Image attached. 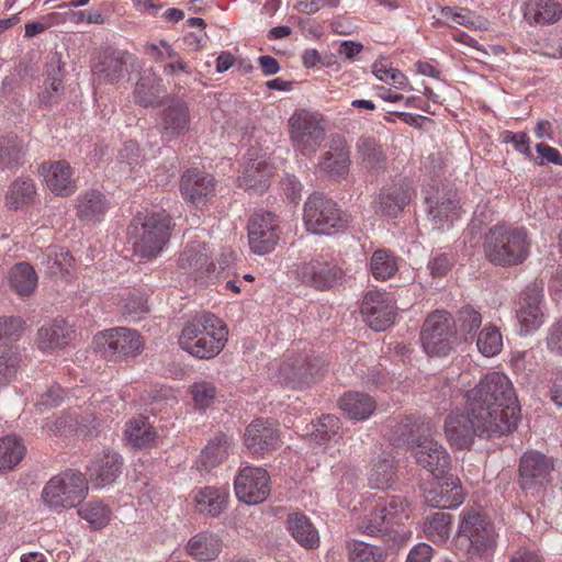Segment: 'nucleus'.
<instances>
[{
  "label": "nucleus",
  "instance_id": "obj_1",
  "mask_svg": "<svg viewBox=\"0 0 562 562\" xmlns=\"http://www.w3.org/2000/svg\"><path fill=\"white\" fill-rule=\"evenodd\" d=\"M468 408L482 415L492 424L508 426V434L516 429L520 406L510 380L503 373L491 372L467 392Z\"/></svg>",
  "mask_w": 562,
  "mask_h": 562
},
{
  "label": "nucleus",
  "instance_id": "obj_2",
  "mask_svg": "<svg viewBox=\"0 0 562 562\" xmlns=\"http://www.w3.org/2000/svg\"><path fill=\"white\" fill-rule=\"evenodd\" d=\"M531 239L525 227L506 224L492 226L484 237L486 259L498 267L521 265L530 254Z\"/></svg>",
  "mask_w": 562,
  "mask_h": 562
},
{
  "label": "nucleus",
  "instance_id": "obj_3",
  "mask_svg": "<svg viewBox=\"0 0 562 562\" xmlns=\"http://www.w3.org/2000/svg\"><path fill=\"white\" fill-rule=\"evenodd\" d=\"M224 323L211 313H202L186 324L179 337V346L199 359L217 356L227 341Z\"/></svg>",
  "mask_w": 562,
  "mask_h": 562
},
{
  "label": "nucleus",
  "instance_id": "obj_4",
  "mask_svg": "<svg viewBox=\"0 0 562 562\" xmlns=\"http://www.w3.org/2000/svg\"><path fill=\"white\" fill-rule=\"evenodd\" d=\"M457 536L469 559L491 561L497 547L498 533L485 514L475 508H464L460 514Z\"/></svg>",
  "mask_w": 562,
  "mask_h": 562
},
{
  "label": "nucleus",
  "instance_id": "obj_5",
  "mask_svg": "<svg viewBox=\"0 0 562 562\" xmlns=\"http://www.w3.org/2000/svg\"><path fill=\"white\" fill-rule=\"evenodd\" d=\"M445 434L448 441L459 448H469L476 436L493 437L508 434V426L492 424L471 409L451 412L445 420Z\"/></svg>",
  "mask_w": 562,
  "mask_h": 562
},
{
  "label": "nucleus",
  "instance_id": "obj_6",
  "mask_svg": "<svg viewBox=\"0 0 562 562\" xmlns=\"http://www.w3.org/2000/svg\"><path fill=\"white\" fill-rule=\"evenodd\" d=\"M130 227L134 252L143 258L156 257L170 237V216L165 212L151 213Z\"/></svg>",
  "mask_w": 562,
  "mask_h": 562
},
{
  "label": "nucleus",
  "instance_id": "obj_7",
  "mask_svg": "<svg viewBox=\"0 0 562 562\" xmlns=\"http://www.w3.org/2000/svg\"><path fill=\"white\" fill-rule=\"evenodd\" d=\"M304 224L308 232L335 235L348 226V217L337 203L323 193H312L304 204Z\"/></svg>",
  "mask_w": 562,
  "mask_h": 562
},
{
  "label": "nucleus",
  "instance_id": "obj_8",
  "mask_svg": "<svg viewBox=\"0 0 562 562\" xmlns=\"http://www.w3.org/2000/svg\"><path fill=\"white\" fill-rule=\"evenodd\" d=\"M88 491V480L83 473L66 470L45 484L42 498L52 508H71L86 498Z\"/></svg>",
  "mask_w": 562,
  "mask_h": 562
},
{
  "label": "nucleus",
  "instance_id": "obj_9",
  "mask_svg": "<svg viewBox=\"0 0 562 562\" xmlns=\"http://www.w3.org/2000/svg\"><path fill=\"white\" fill-rule=\"evenodd\" d=\"M408 504L400 496L380 498L370 514L358 524V529L368 536L391 538L394 526L408 518Z\"/></svg>",
  "mask_w": 562,
  "mask_h": 562
},
{
  "label": "nucleus",
  "instance_id": "obj_10",
  "mask_svg": "<svg viewBox=\"0 0 562 562\" xmlns=\"http://www.w3.org/2000/svg\"><path fill=\"white\" fill-rule=\"evenodd\" d=\"M423 434L414 440L412 454L416 463L428 471L435 479H443L450 469V456L446 448L431 437L435 425L422 423Z\"/></svg>",
  "mask_w": 562,
  "mask_h": 562
},
{
  "label": "nucleus",
  "instance_id": "obj_11",
  "mask_svg": "<svg viewBox=\"0 0 562 562\" xmlns=\"http://www.w3.org/2000/svg\"><path fill=\"white\" fill-rule=\"evenodd\" d=\"M289 128L294 148L304 156L314 154L326 135L323 115L307 110L295 111L289 119Z\"/></svg>",
  "mask_w": 562,
  "mask_h": 562
},
{
  "label": "nucleus",
  "instance_id": "obj_12",
  "mask_svg": "<svg viewBox=\"0 0 562 562\" xmlns=\"http://www.w3.org/2000/svg\"><path fill=\"white\" fill-rule=\"evenodd\" d=\"M456 322L446 311L431 312L420 331L423 348L429 356H447L452 350Z\"/></svg>",
  "mask_w": 562,
  "mask_h": 562
},
{
  "label": "nucleus",
  "instance_id": "obj_13",
  "mask_svg": "<svg viewBox=\"0 0 562 562\" xmlns=\"http://www.w3.org/2000/svg\"><path fill=\"white\" fill-rule=\"evenodd\" d=\"M554 463L551 458L539 451H527L519 462L518 476L519 486L532 496L544 491L552 483Z\"/></svg>",
  "mask_w": 562,
  "mask_h": 562
},
{
  "label": "nucleus",
  "instance_id": "obj_14",
  "mask_svg": "<svg viewBox=\"0 0 562 562\" xmlns=\"http://www.w3.org/2000/svg\"><path fill=\"white\" fill-rule=\"evenodd\" d=\"M291 273L302 284L318 291L331 289L342 276L339 267L318 258H312L296 263Z\"/></svg>",
  "mask_w": 562,
  "mask_h": 562
},
{
  "label": "nucleus",
  "instance_id": "obj_15",
  "mask_svg": "<svg viewBox=\"0 0 562 562\" xmlns=\"http://www.w3.org/2000/svg\"><path fill=\"white\" fill-rule=\"evenodd\" d=\"M235 492L239 501L256 505L270 494V477L262 468L245 467L235 479Z\"/></svg>",
  "mask_w": 562,
  "mask_h": 562
},
{
  "label": "nucleus",
  "instance_id": "obj_16",
  "mask_svg": "<svg viewBox=\"0 0 562 562\" xmlns=\"http://www.w3.org/2000/svg\"><path fill=\"white\" fill-rule=\"evenodd\" d=\"M278 224L271 212L259 211L248 222L250 249L258 255L272 251L279 240Z\"/></svg>",
  "mask_w": 562,
  "mask_h": 562
},
{
  "label": "nucleus",
  "instance_id": "obj_17",
  "mask_svg": "<svg viewBox=\"0 0 562 562\" xmlns=\"http://www.w3.org/2000/svg\"><path fill=\"white\" fill-rule=\"evenodd\" d=\"M413 188L406 178L393 179L390 183L381 188L373 207L375 213L397 216L411 202Z\"/></svg>",
  "mask_w": 562,
  "mask_h": 562
},
{
  "label": "nucleus",
  "instance_id": "obj_18",
  "mask_svg": "<svg viewBox=\"0 0 562 562\" xmlns=\"http://www.w3.org/2000/svg\"><path fill=\"white\" fill-rule=\"evenodd\" d=\"M350 165V147L342 136L337 135L319 156L317 169L327 178L340 180L348 176Z\"/></svg>",
  "mask_w": 562,
  "mask_h": 562
},
{
  "label": "nucleus",
  "instance_id": "obj_19",
  "mask_svg": "<svg viewBox=\"0 0 562 562\" xmlns=\"http://www.w3.org/2000/svg\"><path fill=\"white\" fill-rule=\"evenodd\" d=\"M395 305L386 293L369 291L361 304V314L375 331L385 330L395 318Z\"/></svg>",
  "mask_w": 562,
  "mask_h": 562
},
{
  "label": "nucleus",
  "instance_id": "obj_20",
  "mask_svg": "<svg viewBox=\"0 0 562 562\" xmlns=\"http://www.w3.org/2000/svg\"><path fill=\"white\" fill-rule=\"evenodd\" d=\"M178 268L192 278L201 279L211 273L215 266L209 252L207 245L203 241H190L180 252Z\"/></svg>",
  "mask_w": 562,
  "mask_h": 562
},
{
  "label": "nucleus",
  "instance_id": "obj_21",
  "mask_svg": "<svg viewBox=\"0 0 562 562\" xmlns=\"http://www.w3.org/2000/svg\"><path fill=\"white\" fill-rule=\"evenodd\" d=\"M190 127L188 104L180 99H171L160 114L159 130L164 140L170 142L186 134Z\"/></svg>",
  "mask_w": 562,
  "mask_h": 562
},
{
  "label": "nucleus",
  "instance_id": "obj_22",
  "mask_svg": "<svg viewBox=\"0 0 562 562\" xmlns=\"http://www.w3.org/2000/svg\"><path fill=\"white\" fill-rule=\"evenodd\" d=\"M104 339V355L121 359L136 357L144 346L142 336L136 330L126 327L109 329Z\"/></svg>",
  "mask_w": 562,
  "mask_h": 562
},
{
  "label": "nucleus",
  "instance_id": "obj_23",
  "mask_svg": "<svg viewBox=\"0 0 562 562\" xmlns=\"http://www.w3.org/2000/svg\"><path fill=\"white\" fill-rule=\"evenodd\" d=\"M180 191L186 201L204 203L215 193V179L196 168L188 169L181 177Z\"/></svg>",
  "mask_w": 562,
  "mask_h": 562
},
{
  "label": "nucleus",
  "instance_id": "obj_24",
  "mask_svg": "<svg viewBox=\"0 0 562 562\" xmlns=\"http://www.w3.org/2000/svg\"><path fill=\"white\" fill-rule=\"evenodd\" d=\"M135 56L124 50L106 49L92 66V72L100 81L114 83L119 81Z\"/></svg>",
  "mask_w": 562,
  "mask_h": 562
},
{
  "label": "nucleus",
  "instance_id": "obj_25",
  "mask_svg": "<svg viewBox=\"0 0 562 562\" xmlns=\"http://www.w3.org/2000/svg\"><path fill=\"white\" fill-rule=\"evenodd\" d=\"M543 296V289L533 282L526 286L520 307L517 311V318L526 331L537 330L543 323V313L540 307Z\"/></svg>",
  "mask_w": 562,
  "mask_h": 562
},
{
  "label": "nucleus",
  "instance_id": "obj_26",
  "mask_svg": "<svg viewBox=\"0 0 562 562\" xmlns=\"http://www.w3.org/2000/svg\"><path fill=\"white\" fill-rule=\"evenodd\" d=\"M279 441L276 424L270 419L257 418L245 431V445L252 453H263L277 447Z\"/></svg>",
  "mask_w": 562,
  "mask_h": 562
},
{
  "label": "nucleus",
  "instance_id": "obj_27",
  "mask_svg": "<svg viewBox=\"0 0 562 562\" xmlns=\"http://www.w3.org/2000/svg\"><path fill=\"white\" fill-rule=\"evenodd\" d=\"M324 366L317 358L304 357L293 363H283L281 372L293 387H304L323 375Z\"/></svg>",
  "mask_w": 562,
  "mask_h": 562
},
{
  "label": "nucleus",
  "instance_id": "obj_28",
  "mask_svg": "<svg viewBox=\"0 0 562 562\" xmlns=\"http://www.w3.org/2000/svg\"><path fill=\"white\" fill-rule=\"evenodd\" d=\"M122 459L116 452L108 451L97 456L88 465L90 482L95 487L112 484L121 473Z\"/></svg>",
  "mask_w": 562,
  "mask_h": 562
},
{
  "label": "nucleus",
  "instance_id": "obj_29",
  "mask_svg": "<svg viewBox=\"0 0 562 562\" xmlns=\"http://www.w3.org/2000/svg\"><path fill=\"white\" fill-rule=\"evenodd\" d=\"M359 165L371 175L384 172L387 157L379 140L371 136H361L357 143Z\"/></svg>",
  "mask_w": 562,
  "mask_h": 562
},
{
  "label": "nucleus",
  "instance_id": "obj_30",
  "mask_svg": "<svg viewBox=\"0 0 562 562\" xmlns=\"http://www.w3.org/2000/svg\"><path fill=\"white\" fill-rule=\"evenodd\" d=\"M75 207L76 215L81 222L94 224L103 218L109 203L102 192L92 189L77 196Z\"/></svg>",
  "mask_w": 562,
  "mask_h": 562
},
{
  "label": "nucleus",
  "instance_id": "obj_31",
  "mask_svg": "<svg viewBox=\"0 0 562 562\" xmlns=\"http://www.w3.org/2000/svg\"><path fill=\"white\" fill-rule=\"evenodd\" d=\"M41 172L45 178L47 187L58 195H70L76 190L75 181L71 177V168L65 160L43 164Z\"/></svg>",
  "mask_w": 562,
  "mask_h": 562
},
{
  "label": "nucleus",
  "instance_id": "obj_32",
  "mask_svg": "<svg viewBox=\"0 0 562 562\" xmlns=\"http://www.w3.org/2000/svg\"><path fill=\"white\" fill-rule=\"evenodd\" d=\"M425 503L436 508H454L463 502V492L458 479H447L445 483L427 490Z\"/></svg>",
  "mask_w": 562,
  "mask_h": 562
},
{
  "label": "nucleus",
  "instance_id": "obj_33",
  "mask_svg": "<svg viewBox=\"0 0 562 562\" xmlns=\"http://www.w3.org/2000/svg\"><path fill=\"white\" fill-rule=\"evenodd\" d=\"M427 214L438 227L456 214L459 201L452 191H439L425 196Z\"/></svg>",
  "mask_w": 562,
  "mask_h": 562
},
{
  "label": "nucleus",
  "instance_id": "obj_34",
  "mask_svg": "<svg viewBox=\"0 0 562 562\" xmlns=\"http://www.w3.org/2000/svg\"><path fill=\"white\" fill-rule=\"evenodd\" d=\"M271 167L265 160H250L238 178L239 187L254 194L263 193L269 184Z\"/></svg>",
  "mask_w": 562,
  "mask_h": 562
},
{
  "label": "nucleus",
  "instance_id": "obj_35",
  "mask_svg": "<svg viewBox=\"0 0 562 562\" xmlns=\"http://www.w3.org/2000/svg\"><path fill=\"white\" fill-rule=\"evenodd\" d=\"M71 334V327L64 319H55L38 329V348L44 351L63 348L68 344Z\"/></svg>",
  "mask_w": 562,
  "mask_h": 562
},
{
  "label": "nucleus",
  "instance_id": "obj_36",
  "mask_svg": "<svg viewBox=\"0 0 562 562\" xmlns=\"http://www.w3.org/2000/svg\"><path fill=\"white\" fill-rule=\"evenodd\" d=\"M286 521L291 536L300 546L308 550L318 548V531L307 516L302 513H292Z\"/></svg>",
  "mask_w": 562,
  "mask_h": 562
},
{
  "label": "nucleus",
  "instance_id": "obj_37",
  "mask_svg": "<svg viewBox=\"0 0 562 562\" xmlns=\"http://www.w3.org/2000/svg\"><path fill=\"white\" fill-rule=\"evenodd\" d=\"M222 550V540L213 532L203 531L193 536L187 543V552L196 561H212Z\"/></svg>",
  "mask_w": 562,
  "mask_h": 562
},
{
  "label": "nucleus",
  "instance_id": "obj_38",
  "mask_svg": "<svg viewBox=\"0 0 562 562\" xmlns=\"http://www.w3.org/2000/svg\"><path fill=\"white\" fill-rule=\"evenodd\" d=\"M64 66L60 55L55 53L47 64L45 91L40 97L42 103L50 104L64 94Z\"/></svg>",
  "mask_w": 562,
  "mask_h": 562
},
{
  "label": "nucleus",
  "instance_id": "obj_39",
  "mask_svg": "<svg viewBox=\"0 0 562 562\" xmlns=\"http://www.w3.org/2000/svg\"><path fill=\"white\" fill-rule=\"evenodd\" d=\"M341 411L351 419L369 418L375 409V401L361 392H347L339 400Z\"/></svg>",
  "mask_w": 562,
  "mask_h": 562
},
{
  "label": "nucleus",
  "instance_id": "obj_40",
  "mask_svg": "<svg viewBox=\"0 0 562 562\" xmlns=\"http://www.w3.org/2000/svg\"><path fill=\"white\" fill-rule=\"evenodd\" d=\"M524 16L529 23H554L562 16V7L554 0H528Z\"/></svg>",
  "mask_w": 562,
  "mask_h": 562
},
{
  "label": "nucleus",
  "instance_id": "obj_41",
  "mask_svg": "<svg viewBox=\"0 0 562 562\" xmlns=\"http://www.w3.org/2000/svg\"><path fill=\"white\" fill-rule=\"evenodd\" d=\"M227 496L222 488L205 486L194 496L196 510L203 515L217 517L227 506Z\"/></svg>",
  "mask_w": 562,
  "mask_h": 562
},
{
  "label": "nucleus",
  "instance_id": "obj_42",
  "mask_svg": "<svg viewBox=\"0 0 562 562\" xmlns=\"http://www.w3.org/2000/svg\"><path fill=\"white\" fill-rule=\"evenodd\" d=\"M9 283L20 296H29L37 286V274L29 262H19L9 271Z\"/></svg>",
  "mask_w": 562,
  "mask_h": 562
},
{
  "label": "nucleus",
  "instance_id": "obj_43",
  "mask_svg": "<svg viewBox=\"0 0 562 562\" xmlns=\"http://www.w3.org/2000/svg\"><path fill=\"white\" fill-rule=\"evenodd\" d=\"M127 442L135 448H149L157 438V432L145 417H138L126 424L124 431Z\"/></svg>",
  "mask_w": 562,
  "mask_h": 562
},
{
  "label": "nucleus",
  "instance_id": "obj_44",
  "mask_svg": "<svg viewBox=\"0 0 562 562\" xmlns=\"http://www.w3.org/2000/svg\"><path fill=\"white\" fill-rule=\"evenodd\" d=\"M229 446L231 441L226 435H216L202 450L198 461L199 467L210 471L220 465L227 458Z\"/></svg>",
  "mask_w": 562,
  "mask_h": 562
},
{
  "label": "nucleus",
  "instance_id": "obj_45",
  "mask_svg": "<svg viewBox=\"0 0 562 562\" xmlns=\"http://www.w3.org/2000/svg\"><path fill=\"white\" fill-rule=\"evenodd\" d=\"M36 195V189L33 180L30 178H19L14 180L5 194V205L10 210H20L32 203Z\"/></svg>",
  "mask_w": 562,
  "mask_h": 562
},
{
  "label": "nucleus",
  "instance_id": "obj_46",
  "mask_svg": "<svg viewBox=\"0 0 562 562\" xmlns=\"http://www.w3.org/2000/svg\"><path fill=\"white\" fill-rule=\"evenodd\" d=\"M25 446L16 436L0 439V471L12 470L24 457Z\"/></svg>",
  "mask_w": 562,
  "mask_h": 562
},
{
  "label": "nucleus",
  "instance_id": "obj_47",
  "mask_svg": "<svg viewBox=\"0 0 562 562\" xmlns=\"http://www.w3.org/2000/svg\"><path fill=\"white\" fill-rule=\"evenodd\" d=\"M22 140L16 135H8L0 138V168L15 169L22 165Z\"/></svg>",
  "mask_w": 562,
  "mask_h": 562
},
{
  "label": "nucleus",
  "instance_id": "obj_48",
  "mask_svg": "<svg viewBox=\"0 0 562 562\" xmlns=\"http://www.w3.org/2000/svg\"><path fill=\"white\" fill-rule=\"evenodd\" d=\"M159 82L154 74H144L135 85L134 95L137 103L151 106L159 97Z\"/></svg>",
  "mask_w": 562,
  "mask_h": 562
},
{
  "label": "nucleus",
  "instance_id": "obj_49",
  "mask_svg": "<svg viewBox=\"0 0 562 562\" xmlns=\"http://www.w3.org/2000/svg\"><path fill=\"white\" fill-rule=\"evenodd\" d=\"M341 423L340 419L335 415H323L314 424V431L312 437L321 445L330 441H337L341 438L340 435Z\"/></svg>",
  "mask_w": 562,
  "mask_h": 562
},
{
  "label": "nucleus",
  "instance_id": "obj_50",
  "mask_svg": "<svg viewBox=\"0 0 562 562\" xmlns=\"http://www.w3.org/2000/svg\"><path fill=\"white\" fill-rule=\"evenodd\" d=\"M78 514L82 519L87 520L92 528L101 529L109 524L112 512L109 506L101 501H91L82 505L78 509Z\"/></svg>",
  "mask_w": 562,
  "mask_h": 562
},
{
  "label": "nucleus",
  "instance_id": "obj_51",
  "mask_svg": "<svg viewBox=\"0 0 562 562\" xmlns=\"http://www.w3.org/2000/svg\"><path fill=\"white\" fill-rule=\"evenodd\" d=\"M72 257L65 249H49L42 255L41 262L52 277L63 276L69 271Z\"/></svg>",
  "mask_w": 562,
  "mask_h": 562
},
{
  "label": "nucleus",
  "instance_id": "obj_52",
  "mask_svg": "<svg viewBox=\"0 0 562 562\" xmlns=\"http://www.w3.org/2000/svg\"><path fill=\"white\" fill-rule=\"evenodd\" d=\"M476 347L484 357H493L502 351L503 338L494 325L485 326L476 338Z\"/></svg>",
  "mask_w": 562,
  "mask_h": 562
},
{
  "label": "nucleus",
  "instance_id": "obj_53",
  "mask_svg": "<svg viewBox=\"0 0 562 562\" xmlns=\"http://www.w3.org/2000/svg\"><path fill=\"white\" fill-rule=\"evenodd\" d=\"M452 516L448 513L437 512L431 515L425 524V531L429 539L435 542L446 541L451 531Z\"/></svg>",
  "mask_w": 562,
  "mask_h": 562
},
{
  "label": "nucleus",
  "instance_id": "obj_54",
  "mask_svg": "<svg viewBox=\"0 0 562 562\" xmlns=\"http://www.w3.org/2000/svg\"><path fill=\"white\" fill-rule=\"evenodd\" d=\"M371 272L376 280H386L397 270L395 257L387 250H375L370 261Z\"/></svg>",
  "mask_w": 562,
  "mask_h": 562
},
{
  "label": "nucleus",
  "instance_id": "obj_55",
  "mask_svg": "<svg viewBox=\"0 0 562 562\" xmlns=\"http://www.w3.org/2000/svg\"><path fill=\"white\" fill-rule=\"evenodd\" d=\"M394 465L389 459H379L372 464L368 481L372 488H387L394 480Z\"/></svg>",
  "mask_w": 562,
  "mask_h": 562
},
{
  "label": "nucleus",
  "instance_id": "obj_56",
  "mask_svg": "<svg viewBox=\"0 0 562 562\" xmlns=\"http://www.w3.org/2000/svg\"><path fill=\"white\" fill-rule=\"evenodd\" d=\"M348 552L351 562H383L385 558L381 548L358 540L348 543Z\"/></svg>",
  "mask_w": 562,
  "mask_h": 562
},
{
  "label": "nucleus",
  "instance_id": "obj_57",
  "mask_svg": "<svg viewBox=\"0 0 562 562\" xmlns=\"http://www.w3.org/2000/svg\"><path fill=\"white\" fill-rule=\"evenodd\" d=\"M457 323L459 333L465 339L468 336L473 339L482 325V315L473 306L465 305L459 311Z\"/></svg>",
  "mask_w": 562,
  "mask_h": 562
},
{
  "label": "nucleus",
  "instance_id": "obj_58",
  "mask_svg": "<svg viewBox=\"0 0 562 562\" xmlns=\"http://www.w3.org/2000/svg\"><path fill=\"white\" fill-rule=\"evenodd\" d=\"M80 422L77 413H64L53 420H47L44 428L57 436L77 434L80 429Z\"/></svg>",
  "mask_w": 562,
  "mask_h": 562
},
{
  "label": "nucleus",
  "instance_id": "obj_59",
  "mask_svg": "<svg viewBox=\"0 0 562 562\" xmlns=\"http://www.w3.org/2000/svg\"><path fill=\"white\" fill-rule=\"evenodd\" d=\"M191 394L195 405L201 409H205L213 404L216 389L206 381L195 382L191 386Z\"/></svg>",
  "mask_w": 562,
  "mask_h": 562
},
{
  "label": "nucleus",
  "instance_id": "obj_60",
  "mask_svg": "<svg viewBox=\"0 0 562 562\" xmlns=\"http://www.w3.org/2000/svg\"><path fill=\"white\" fill-rule=\"evenodd\" d=\"M149 312L147 299L142 293H128L124 299V315L130 317L131 321L136 322L140 319L142 314Z\"/></svg>",
  "mask_w": 562,
  "mask_h": 562
},
{
  "label": "nucleus",
  "instance_id": "obj_61",
  "mask_svg": "<svg viewBox=\"0 0 562 562\" xmlns=\"http://www.w3.org/2000/svg\"><path fill=\"white\" fill-rule=\"evenodd\" d=\"M23 330V321L14 316L0 317V340H15Z\"/></svg>",
  "mask_w": 562,
  "mask_h": 562
},
{
  "label": "nucleus",
  "instance_id": "obj_62",
  "mask_svg": "<svg viewBox=\"0 0 562 562\" xmlns=\"http://www.w3.org/2000/svg\"><path fill=\"white\" fill-rule=\"evenodd\" d=\"M501 137L503 143L512 144L517 151L524 154L528 158L532 157V151L529 146L530 138L527 133L505 131L502 133Z\"/></svg>",
  "mask_w": 562,
  "mask_h": 562
},
{
  "label": "nucleus",
  "instance_id": "obj_63",
  "mask_svg": "<svg viewBox=\"0 0 562 562\" xmlns=\"http://www.w3.org/2000/svg\"><path fill=\"white\" fill-rule=\"evenodd\" d=\"M452 267V259L448 254H437L428 262V269L432 277L446 276Z\"/></svg>",
  "mask_w": 562,
  "mask_h": 562
},
{
  "label": "nucleus",
  "instance_id": "obj_64",
  "mask_svg": "<svg viewBox=\"0 0 562 562\" xmlns=\"http://www.w3.org/2000/svg\"><path fill=\"white\" fill-rule=\"evenodd\" d=\"M432 557L434 549L429 544L420 542L409 550L406 562H430Z\"/></svg>",
  "mask_w": 562,
  "mask_h": 562
}]
</instances>
